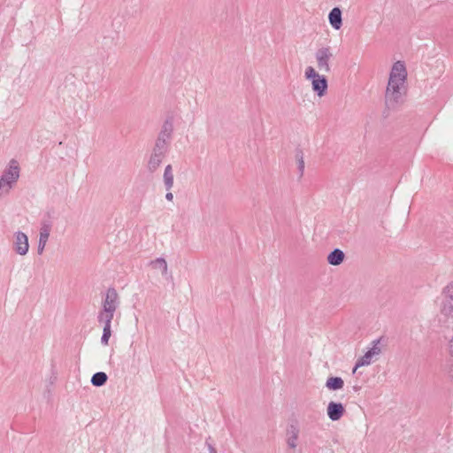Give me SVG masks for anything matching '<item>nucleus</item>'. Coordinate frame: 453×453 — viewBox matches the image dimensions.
<instances>
[{"mask_svg": "<svg viewBox=\"0 0 453 453\" xmlns=\"http://www.w3.org/2000/svg\"><path fill=\"white\" fill-rule=\"evenodd\" d=\"M372 357H373V356H372V354L369 351H367L363 357H361L357 360L355 367L353 368V373L356 372V371L357 370L358 367L364 366V365H369L372 362Z\"/></svg>", "mask_w": 453, "mask_h": 453, "instance_id": "nucleus-21", "label": "nucleus"}, {"mask_svg": "<svg viewBox=\"0 0 453 453\" xmlns=\"http://www.w3.org/2000/svg\"><path fill=\"white\" fill-rule=\"evenodd\" d=\"M440 311L442 317H444L447 320H453V298L449 299L446 296H443Z\"/></svg>", "mask_w": 453, "mask_h": 453, "instance_id": "nucleus-10", "label": "nucleus"}, {"mask_svg": "<svg viewBox=\"0 0 453 453\" xmlns=\"http://www.w3.org/2000/svg\"><path fill=\"white\" fill-rule=\"evenodd\" d=\"M165 156L164 154L152 151L148 162V169L150 173H154L159 167Z\"/></svg>", "mask_w": 453, "mask_h": 453, "instance_id": "nucleus-13", "label": "nucleus"}, {"mask_svg": "<svg viewBox=\"0 0 453 453\" xmlns=\"http://www.w3.org/2000/svg\"><path fill=\"white\" fill-rule=\"evenodd\" d=\"M173 121L172 119H167L162 127H161V130L158 134V136L157 138L159 139H164L165 141H168L170 142L171 138H172V134H173Z\"/></svg>", "mask_w": 453, "mask_h": 453, "instance_id": "nucleus-12", "label": "nucleus"}, {"mask_svg": "<svg viewBox=\"0 0 453 453\" xmlns=\"http://www.w3.org/2000/svg\"><path fill=\"white\" fill-rule=\"evenodd\" d=\"M164 184L166 188V190H170L173 186V167L171 165H168L165 168L164 172Z\"/></svg>", "mask_w": 453, "mask_h": 453, "instance_id": "nucleus-15", "label": "nucleus"}, {"mask_svg": "<svg viewBox=\"0 0 453 453\" xmlns=\"http://www.w3.org/2000/svg\"><path fill=\"white\" fill-rule=\"evenodd\" d=\"M20 168L16 159H12L0 178V197L8 194L19 178Z\"/></svg>", "mask_w": 453, "mask_h": 453, "instance_id": "nucleus-2", "label": "nucleus"}, {"mask_svg": "<svg viewBox=\"0 0 453 453\" xmlns=\"http://www.w3.org/2000/svg\"><path fill=\"white\" fill-rule=\"evenodd\" d=\"M169 142H170L165 141L164 139L157 138L155 146H154L152 151L165 155L167 152Z\"/></svg>", "mask_w": 453, "mask_h": 453, "instance_id": "nucleus-19", "label": "nucleus"}, {"mask_svg": "<svg viewBox=\"0 0 453 453\" xmlns=\"http://www.w3.org/2000/svg\"><path fill=\"white\" fill-rule=\"evenodd\" d=\"M326 411L331 420L337 421L343 416L345 409L341 403L330 402L327 405Z\"/></svg>", "mask_w": 453, "mask_h": 453, "instance_id": "nucleus-7", "label": "nucleus"}, {"mask_svg": "<svg viewBox=\"0 0 453 453\" xmlns=\"http://www.w3.org/2000/svg\"><path fill=\"white\" fill-rule=\"evenodd\" d=\"M379 343L380 340L374 341L373 346L368 350L373 357L378 356L381 352V349L379 347Z\"/></svg>", "mask_w": 453, "mask_h": 453, "instance_id": "nucleus-24", "label": "nucleus"}, {"mask_svg": "<svg viewBox=\"0 0 453 453\" xmlns=\"http://www.w3.org/2000/svg\"><path fill=\"white\" fill-rule=\"evenodd\" d=\"M206 445L208 447L209 453H217L216 449L211 444H210L208 441H206Z\"/></svg>", "mask_w": 453, "mask_h": 453, "instance_id": "nucleus-26", "label": "nucleus"}, {"mask_svg": "<svg viewBox=\"0 0 453 453\" xmlns=\"http://www.w3.org/2000/svg\"><path fill=\"white\" fill-rule=\"evenodd\" d=\"M344 257L345 255L343 251L339 249H335L327 256V262L332 265H339L343 262Z\"/></svg>", "mask_w": 453, "mask_h": 453, "instance_id": "nucleus-14", "label": "nucleus"}, {"mask_svg": "<svg viewBox=\"0 0 453 453\" xmlns=\"http://www.w3.org/2000/svg\"><path fill=\"white\" fill-rule=\"evenodd\" d=\"M107 375L105 372H96L92 378H91V383L94 385V386H96V387H101L103 385L105 384V382L107 381Z\"/></svg>", "mask_w": 453, "mask_h": 453, "instance_id": "nucleus-20", "label": "nucleus"}, {"mask_svg": "<svg viewBox=\"0 0 453 453\" xmlns=\"http://www.w3.org/2000/svg\"><path fill=\"white\" fill-rule=\"evenodd\" d=\"M442 296L449 299L453 298V280L450 281L442 290Z\"/></svg>", "mask_w": 453, "mask_h": 453, "instance_id": "nucleus-22", "label": "nucleus"}, {"mask_svg": "<svg viewBox=\"0 0 453 453\" xmlns=\"http://www.w3.org/2000/svg\"><path fill=\"white\" fill-rule=\"evenodd\" d=\"M165 198L168 201H172L173 199V195L171 192H167L166 195H165Z\"/></svg>", "mask_w": 453, "mask_h": 453, "instance_id": "nucleus-27", "label": "nucleus"}, {"mask_svg": "<svg viewBox=\"0 0 453 453\" xmlns=\"http://www.w3.org/2000/svg\"><path fill=\"white\" fill-rule=\"evenodd\" d=\"M111 335V328H104L103 329V335L101 338V342L103 345H108L109 339Z\"/></svg>", "mask_w": 453, "mask_h": 453, "instance_id": "nucleus-23", "label": "nucleus"}, {"mask_svg": "<svg viewBox=\"0 0 453 453\" xmlns=\"http://www.w3.org/2000/svg\"><path fill=\"white\" fill-rule=\"evenodd\" d=\"M406 77L407 71L403 62H395L392 66L386 90V104L389 108H393L400 103Z\"/></svg>", "mask_w": 453, "mask_h": 453, "instance_id": "nucleus-1", "label": "nucleus"}, {"mask_svg": "<svg viewBox=\"0 0 453 453\" xmlns=\"http://www.w3.org/2000/svg\"><path fill=\"white\" fill-rule=\"evenodd\" d=\"M304 76L311 81L313 91L319 96H323L327 89V80L324 75H320L312 66L305 69Z\"/></svg>", "mask_w": 453, "mask_h": 453, "instance_id": "nucleus-3", "label": "nucleus"}, {"mask_svg": "<svg viewBox=\"0 0 453 453\" xmlns=\"http://www.w3.org/2000/svg\"><path fill=\"white\" fill-rule=\"evenodd\" d=\"M344 386V381L341 377H329L326 380V387L330 390H339Z\"/></svg>", "mask_w": 453, "mask_h": 453, "instance_id": "nucleus-16", "label": "nucleus"}, {"mask_svg": "<svg viewBox=\"0 0 453 453\" xmlns=\"http://www.w3.org/2000/svg\"><path fill=\"white\" fill-rule=\"evenodd\" d=\"M333 57V51L329 46L322 47L317 50L315 52V58L318 69L323 73H330V61L332 60Z\"/></svg>", "mask_w": 453, "mask_h": 453, "instance_id": "nucleus-4", "label": "nucleus"}, {"mask_svg": "<svg viewBox=\"0 0 453 453\" xmlns=\"http://www.w3.org/2000/svg\"><path fill=\"white\" fill-rule=\"evenodd\" d=\"M329 23L335 30H339L342 26V11L338 7L331 10L328 15Z\"/></svg>", "mask_w": 453, "mask_h": 453, "instance_id": "nucleus-11", "label": "nucleus"}, {"mask_svg": "<svg viewBox=\"0 0 453 453\" xmlns=\"http://www.w3.org/2000/svg\"><path fill=\"white\" fill-rule=\"evenodd\" d=\"M13 246L15 251L19 255L25 256L28 252L29 249L28 238L27 234L22 232L16 233Z\"/></svg>", "mask_w": 453, "mask_h": 453, "instance_id": "nucleus-6", "label": "nucleus"}, {"mask_svg": "<svg viewBox=\"0 0 453 453\" xmlns=\"http://www.w3.org/2000/svg\"><path fill=\"white\" fill-rule=\"evenodd\" d=\"M114 313H107L104 311H99L97 319L98 322L104 324V328H111V321L113 319Z\"/></svg>", "mask_w": 453, "mask_h": 453, "instance_id": "nucleus-18", "label": "nucleus"}, {"mask_svg": "<svg viewBox=\"0 0 453 453\" xmlns=\"http://www.w3.org/2000/svg\"><path fill=\"white\" fill-rule=\"evenodd\" d=\"M150 265L152 266V268L154 269H158L161 271L162 273V275H166L167 273H168V265H167V263L166 261L162 258V257H158L155 260H152L150 262Z\"/></svg>", "mask_w": 453, "mask_h": 453, "instance_id": "nucleus-17", "label": "nucleus"}, {"mask_svg": "<svg viewBox=\"0 0 453 453\" xmlns=\"http://www.w3.org/2000/svg\"><path fill=\"white\" fill-rule=\"evenodd\" d=\"M287 444L290 449H295L297 446L299 428L296 425L291 424L287 430Z\"/></svg>", "mask_w": 453, "mask_h": 453, "instance_id": "nucleus-9", "label": "nucleus"}, {"mask_svg": "<svg viewBox=\"0 0 453 453\" xmlns=\"http://www.w3.org/2000/svg\"><path fill=\"white\" fill-rule=\"evenodd\" d=\"M119 304V295L115 288L107 290L105 298L103 301V308L100 311L115 313Z\"/></svg>", "mask_w": 453, "mask_h": 453, "instance_id": "nucleus-5", "label": "nucleus"}, {"mask_svg": "<svg viewBox=\"0 0 453 453\" xmlns=\"http://www.w3.org/2000/svg\"><path fill=\"white\" fill-rule=\"evenodd\" d=\"M298 168L301 172V174H303V169H304V161L303 159V156H300V158L298 159Z\"/></svg>", "mask_w": 453, "mask_h": 453, "instance_id": "nucleus-25", "label": "nucleus"}, {"mask_svg": "<svg viewBox=\"0 0 453 453\" xmlns=\"http://www.w3.org/2000/svg\"><path fill=\"white\" fill-rule=\"evenodd\" d=\"M450 354L453 357V338L449 342Z\"/></svg>", "mask_w": 453, "mask_h": 453, "instance_id": "nucleus-28", "label": "nucleus"}, {"mask_svg": "<svg viewBox=\"0 0 453 453\" xmlns=\"http://www.w3.org/2000/svg\"><path fill=\"white\" fill-rule=\"evenodd\" d=\"M51 226L49 223L43 222L42 223L41 228H40V236H39V243L37 251L38 254H42L45 245L48 242L50 233Z\"/></svg>", "mask_w": 453, "mask_h": 453, "instance_id": "nucleus-8", "label": "nucleus"}]
</instances>
